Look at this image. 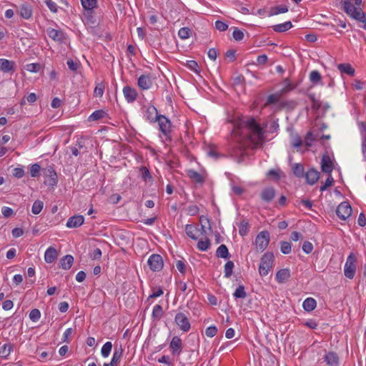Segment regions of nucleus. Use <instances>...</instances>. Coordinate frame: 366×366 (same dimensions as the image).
Wrapping results in <instances>:
<instances>
[{
  "mask_svg": "<svg viewBox=\"0 0 366 366\" xmlns=\"http://www.w3.org/2000/svg\"><path fill=\"white\" fill-rule=\"evenodd\" d=\"M122 354L123 349L121 346L119 347H115L112 361L109 363L110 366H117V362L120 360Z\"/></svg>",
  "mask_w": 366,
  "mask_h": 366,
  "instance_id": "25",
  "label": "nucleus"
},
{
  "mask_svg": "<svg viewBox=\"0 0 366 366\" xmlns=\"http://www.w3.org/2000/svg\"><path fill=\"white\" fill-rule=\"evenodd\" d=\"M287 11L288 7L286 6H277L270 9L269 16L277 15L279 14L285 13Z\"/></svg>",
  "mask_w": 366,
  "mask_h": 366,
  "instance_id": "36",
  "label": "nucleus"
},
{
  "mask_svg": "<svg viewBox=\"0 0 366 366\" xmlns=\"http://www.w3.org/2000/svg\"><path fill=\"white\" fill-rule=\"evenodd\" d=\"M41 167L39 164H34L30 169V174L32 177H36L39 175Z\"/></svg>",
  "mask_w": 366,
  "mask_h": 366,
  "instance_id": "52",
  "label": "nucleus"
},
{
  "mask_svg": "<svg viewBox=\"0 0 366 366\" xmlns=\"http://www.w3.org/2000/svg\"><path fill=\"white\" fill-rule=\"evenodd\" d=\"M356 256L353 253H350L347 258V261L344 267V274L346 277L352 279L356 271Z\"/></svg>",
  "mask_w": 366,
  "mask_h": 366,
  "instance_id": "4",
  "label": "nucleus"
},
{
  "mask_svg": "<svg viewBox=\"0 0 366 366\" xmlns=\"http://www.w3.org/2000/svg\"><path fill=\"white\" fill-rule=\"evenodd\" d=\"M216 256L223 259H228L229 257V253L227 246L221 244L216 251Z\"/></svg>",
  "mask_w": 366,
  "mask_h": 366,
  "instance_id": "30",
  "label": "nucleus"
},
{
  "mask_svg": "<svg viewBox=\"0 0 366 366\" xmlns=\"http://www.w3.org/2000/svg\"><path fill=\"white\" fill-rule=\"evenodd\" d=\"M324 362H325L328 366H338L339 357L336 352H329L325 355Z\"/></svg>",
  "mask_w": 366,
  "mask_h": 366,
  "instance_id": "13",
  "label": "nucleus"
},
{
  "mask_svg": "<svg viewBox=\"0 0 366 366\" xmlns=\"http://www.w3.org/2000/svg\"><path fill=\"white\" fill-rule=\"evenodd\" d=\"M264 131L254 118L241 119L232 132L231 156L241 163L248 156L249 148L262 147L264 142Z\"/></svg>",
  "mask_w": 366,
  "mask_h": 366,
  "instance_id": "1",
  "label": "nucleus"
},
{
  "mask_svg": "<svg viewBox=\"0 0 366 366\" xmlns=\"http://www.w3.org/2000/svg\"><path fill=\"white\" fill-rule=\"evenodd\" d=\"M1 213L4 217L8 218L13 215L14 211L10 207H3L1 209Z\"/></svg>",
  "mask_w": 366,
  "mask_h": 366,
  "instance_id": "63",
  "label": "nucleus"
},
{
  "mask_svg": "<svg viewBox=\"0 0 366 366\" xmlns=\"http://www.w3.org/2000/svg\"><path fill=\"white\" fill-rule=\"evenodd\" d=\"M310 79L312 83H319L320 81V73L317 70L312 71L310 74Z\"/></svg>",
  "mask_w": 366,
  "mask_h": 366,
  "instance_id": "53",
  "label": "nucleus"
},
{
  "mask_svg": "<svg viewBox=\"0 0 366 366\" xmlns=\"http://www.w3.org/2000/svg\"><path fill=\"white\" fill-rule=\"evenodd\" d=\"M281 244V252L285 254H287L291 252V244L288 242L282 241L280 242Z\"/></svg>",
  "mask_w": 366,
  "mask_h": 366,
  "instance_id": "50",
  "label": "nucleus"
},
{
  "mask_svg": "<svg viewBox=\"0 0 366 366\" xmlns=\"http://www.w3.org/2000/svg\"><path fill=\"white\" fill-rule=\"evenodd\" d=\"M337 69L341 74H345L350 76H353L355 73V69L349 63L340 64L337 65Z\"/></svg>",
  "mask_w": 366,
  "mask_h": 366,
  "instance_id": "19",
  "label": "nucleus"
},
{
  "mask_svg": "<svg viewBox=\"0 0 366 366\" xmlns=\"http://www.w3.org/2000/svg\"><path fill=\"white\" fill-rule=\"evenodd\" d=\"M45 177H49L48 181H45V184L50 186H56L57 184V174L52 166H49L44 170Z\"/></svg>",
  "mask_w": 366,
  "mask_h": 366,
  "instance_id": "11",
  "label": "nucleus"
},
{
  "mask_svg": "<svg viewBox=\"0 0 366 366\" xmlns=\"http://www.w3.org/2000/svg\"><path fill=\"white\" fill-rule=\"evenodd\" d=\"M199 211V209L197 205H189L187 208V212L188 214H189L191 216H194V215L197 214Z\"/></svg>",
  "mask_w": 366,
  "mask_h": 366,
  "instance_id": "60",
  "label": "nucleus"
},
{
  "mask_svg": "<svg viewBox=\"0 0 366 366\" xmlns=\"http://www.w3.org/2000/svg\"><path fill=\"white\" fill-rule=\"evenodd\" d=\"M104 91V84L103 82L99 83L94 91V94L95 97H102L103 96Z\"/></svg>",
  "mask_w": 366,
  "mask_h": 366,
  "instance_id": "48",
  "label": "nucleus"
},
{
  "mask_svg": "<svg viewBox=\"0 0 366 366\" xmlns=\"http://www.w3.org/2000/svg\"><path fill=\"white\" fill-rule=\"evenodd\" d=\"M169 347L172 350L173 354H179L182 348V343L181 339L177 336L173 337L169 344Z\"/></svg>",
  "mask_w": 366,
  "mask_h": 366,
  "instance_id": "18",
  "label": "nucleus"
},
{
  "mask_svg": "<svg viewBox=\"0 0 366 366\" xmlns=\"http://www.w3.org/2000/svg\"><path fill=\"white\" fill-rule=\"evenodd\" d=\"M45 4L48 6V8L50 9L51 11L54 13H56L58 11V6L56 4L51 0H46Z\"/></svg>",
  "mask_w": 366,
  "mask_h": 366,
  "instance_id": "61",
  "label": "nucleus"
},
{
  "mask_svg": "<svg viewBox=\"0 0 366 366\" xmlns=\"http://www.w3.org/2000/svg\"><path fill=\"white\" fill-rule=\"evenodd\" d=\"M57 257V251L54 247H49L44 254V259L47 263L53 262Z\"/></svg>",
  "mask_w": 366,
  "mask_h": 366,
  "instance_id": "22",
  "label": "nucleus"
},
{
  "mask_svg": "<svg viewBox=\"0 0 366 366\" xmlns=\"http://www.w3.org/2000/svg\"><path fill=\"white\" fill-rule=\"evenodd\" d=\"M41 317V312L38 309H33L29 313V318L32 322H37Z\"/></svg>",
  "mask_w": 366,
  "mask_h": 366,
  "instance_id": "51",
  "label": "nucleus"
},
{
  "mask_svg": "<svg viewBox=\"0 0 366 366\" xmlns=\"http://www.w3.org/2000/svg\"><path fill=\"white\" fill-rule=\"evenodd\" d=\"M152 85V81L148 75H142L138 79V86L142 89H148Z\"/></svg>",
  "mask_w": 366,
  "mask_h": 366,
  "instance_id": "20",
  "label": "nucleus"
},
{
  "mask_svg": "<svg viewBox=\"0 0 366 366\" xmlns=\"http://www.w3.org/2000/svg\"><path fill=\"white\" fill-rule=\"evenodd\" d=\"M235 298H245L247 293L243 285H239L233 294Z\"/></svg>",
  "mask_w": 366,
  "mask_h": 366,
  "instance_id": "43",
  "label": "nucleus"
},
{
  "mask_svg": "<svg viewBox=\"0 0 366 366\" xmlns=\"http://www.w3.org/2000/svg\"><path fill=\"white\" fill-rule=\"evenodd\" d=\"M234 262L232 261H228L224 265V277L229 278L232 274V270L234 268Z\"/></svg>",
  "mask_w": 366,
  "mask_h": 366,
  "instance_id": "41",
  "label": "nucleus"
},
{
  "mask_svg": "<svg viewBox=\"0 0 366 366\" xmlns=\"http://www.w3.org/2000/svg\"><path fill=\"white\" fill-rule=\"evenodd\" d=\"M292 27L291 21H286L283 24H280L273 26V30L276 32L281 33L286 31Z\"/></svg>",
  "mask_w": 366,
  "mask_h": 366,
  "instance_id": "31",
  "label": "nucleus"
},
{
  "mask_svg": "<svg viewBox=\"0 0 366 366\" xmlns=\"http://www.w3.org/2000/svg\"><path fill=\"white\" fill-rule=\"evenodd\" d=\"M187 66L189 69L194 71L196 73L199 72V66L196 61L190 60L187 61Z\"/></svg>",
  "mask_w": 366,
  "mask_h": 366,
  "instance_id": "57",
  "label": "nucleus"
},
{
  "mask_svg": "<svg viewBox=\"0 0 366 366\" xmlns=\"http://www.w3.org/2000/svg\"><path fill=\"white\" fill-rule=\"evenodd\" d=\"M112 348V344L111 342H107L103 347H102L101 353L102 355L104 357H107L109 356V355L111 352Z\"/></svg>",
  "mask_w": 366,
  "mask_h": 366,
  "instance_id": "44",
  "label": "nucleus"
},
{
  "mask_svg": "<svg viewBox=\"0 0 366 366\" xmlns=\"http://www.w3.org/2000/svg\"><path fill=\"white\" fill-rule=\"evenodd\" d=\"M123 94L128 102H133L136 100L137 93L134 88L129 86H125L123 89Z\"/></svg>",
  "mask_w": 366,
  "mask_h": 366,
  "instance_id": "16",
  "label": "nucleus"
},
{
  "mask_svg": "<svg viewBox=\"0 0 366 366\" xmlns=\"http://www.w3.org/2000/svg\"><path fill=\"white\" fill-rule=\"evenodd\" d=\"M199 231V229L192 225V224H187L185 226V232L187 235L192 239H197V236L196 233Z\"/></svg>",
  "mask_w": 366,
  "mask_h": 366,
  "instance_id": "27",
  "label": "nucleus"
},
{
  "mask_svg": "<svg viewBox=\"0 0 366 366\" xmlns=\"http://www.w3.org/2000/svg\"><path fill=\"white\" fill-rule=\"evenodd\" d=\"M81 5L85 10H93L97 7V0H81Z\"/></svg>",
  "mask_w": 366,
  "mask_h": 366,
  "instance_id": "37",
  "label": "nucleus"
},
{
  "mask_svg": "<svg viewBox=\"0 0 366 366\" xmlns=\"http://www.w3.org/2000/svg\"><path fill=\"white\" fill-rule=\"evenodd\" d=\"M86 11L84 12V15L85 16V18L86 19V20L92 23V24H94L96 22V20L94 19V17L93 16V10H85Z\"/></svg>",
  "mask_w": 366,
  "mask_h": 366,
  "instance_id": "62",
  "label": "nucleus"
},
{
  "mask_svg": "<svg viewBox=\"0 0 366 366\" xmlns=\"http://www.w3.org/2000/svg\"><path fill=\"white\" fill-rule=\"evenodd\" d=\"M317 306V302L312 297L307 298L302 304L304 310L307 312L312 311Z\"/></svg>",
  "mask_w": 366,
  "mask_h": 366,
  "instance_id": "26",
  "label": "nucleus"
},
{
  "mask_svg": "<svg viewBox=\"0 0 366 366\" xmlns=\"http://www.w3.org/2000/svg\"><path fill=\"white\" fill-rule=\"evenodd\" d=\"M163 315V309L160 305H154L152 310V317L155 320H159Z\"/></svg>",
  "mask_w": 366,
  "mask_h": 366,
  "instance_id": "39",
  "label": "nucleus"
},
{
  "mask_svg": "<svg viewBox=\"0 0 366 366\" xmlns=\"http://www.w3.org/2000/svg\"><path fill=\"white\" fill-rule=\"evenodd\" d=\"M304 176L306 178L307 182L310 184H315L320 177L319 173L313 169L307 171Z\"/></svg>",
  "mask_w": 366,
  "mask_h": 366,
  "instance_id": "21",
  "label": "nucleus"
},
{
  "mask_svg": "<svg viewBox=\"0 0 366 366\" xmlns=\"http://www.w3.org/2000/svg\"><path fill=\"white\" fill-rule=\"evenodd\" d=\"M47 34L50 38L55 41H61L63 39V33L54 29H49Z\"/></svg>",
  "mask_w": 366,
  "mask_h": 366,
  "instance_id": "34",
  "label": "nucleus"
},
{
  "mask_svg": "<svg viewBox=\"0 0 366 366\" xmlns=\"http://www.w3.org/2000/svg\"><path fill=\"white\" fill-rule=\"evenodd\" d=\"M217 333V328L215 326H210L205 330V335L209 337H213Z\"/></svg>",
  "mask_w": 366,
  "mask_h": 366,
  "instance_id": "56",
  "label": "nucleus"
},
{
  "mask_svg": "<svg viewBox=\"0 0 366 366\" xmlns=\"http://www.w3.org/2000/svg\"><path fill=\"white\" fill-rule=\"evenodd\" d=\"M249 232L248 223L244 220L240 223L239 226V233L241 236H245Z\"/></svg>",
  "mask_w": 366,
  "mask_h": 366,
  "instance_id": "47",
  "label": "nucleus"
},
{
  "mask_svg": "<svg viewBox=\"0 0 366 366\" xmlns=\"http://www.w3.org/2000/svg\"><path fill=\"white\" fill-rule=\"evenodd\" d=\"M15 63L5 59H0V71L8 73L14 71Z\"/></svg>",
  "mask_w": 366,
  "mask_h": 366,
  "instance_id": "17",
  "label": "nucleus"
},
{
  "mask_svg": "<svg viewBox=\"0 0 366 366\" xmlns=\"http://www.w3.org/2000/svg\"><path fill=\"white\" fill-rule=\"evenodd\" d=\"M343 9L345 12L352 19L362 22V28L366 30V15L360 8L355 7L351 0H345L343 2Z\"/></svg>",
  "mask_w": 366,
  "mask_h": 366,
  "instance_id": "2",
  "label": "nucleus"
},
{
  "mask_svg": "<svg viewBox=\"0 0 366 366\" xmlns=\"http://www.w3.org/2000/svg\"><path fill=\"white\" fill-rule=\"evenodd\" d=\"M210 246V241L207 239L205 241L199 240L197 243V248L200 251H206Z\"/></svg>",
  "mask_w": 366,
  "mask_h": 366,
  "instance_id": "49",
  "label": "nucleus"
},
{
  "mask_svg": "<svg viewBox=\"0 0 366 366\" xmlns=\"http://www.w3.org/2000/svg\"><path fill=\"white\" fill-rule=\"evenodd\" d=\"M84 218L82 215H74L67 220L66 226L69 228H76L83 224Z\"/></svg>",
  "mask_w": 366,
  "mask_h": 366,
  "instance_id": "12",
  "label": "nucleus"
},
{
  "mask_svg": "<svg viewBox=\"0 0 366 366\" xmlns=\"http://www.w3.org/2000/svg\"><path fill=\"white\" fill-rule=\"evenodd\" d=\"M177 325L183 331L188 332L191 327L187 317L182 312H179L174 318Z\"/></svg>",
  "mask_w": 366,
  "mask_h": 366,
  "instance_id": "7",
  "label": "nucleus"
},
{
  "mask_svg": "<svg viewBox=\"0 0 366 366\" xmlns=\"http://www.w3.org/2000/svg\"><path fill=\"white\" fill-rule=\"evenodd\" d=\"M318 134H315L314 132L310 131L307 133L305 137V144L307 147H310L312 144V142L317 139V137Z\"/></svg>",
  "mask_w": 366,
  "mask_h": 366,
  "instance_id": "42",
  "label": "nucleus"
},
{
  "mask_svg": "<svg viewBox=\"0 0 366 366\" xmlns=\"http://www.w3.org/2000/svg\"><path fill=\"white\" fill-rule=\"evenodd\" d=\"M44 207L42 201L36 200L34 202L31 208V212L34 214H38L41 212Z\"/></svg>",
  "mask_w": 366,
  "mask_h": 366,
  "instance_id": "40",
  "label": "nucleus"
},
{
  "mask_svg": "<svg viewBox=\"0 0 366 366\" xmlns=\"http://www.w3.org/2000/svg\"><path fill=\"white\" fill-rule=\"evenodd\" d=\"M352 207L347 202H343L337 207L336 213L338 217L342 220H346L352 214Z\"/></svg>",
  "mask_w": 366,
  "mask_h": 366,
  "instance_id": "6",
  "label": "nucleus"
},
{
  "mask_svg": "<svg viewBox=\"0 0 366 366\" xmlns=\"http://www.w3.org/2000/svg\"><path fill=\"white\" fill-rule=\"evenodd\" d=\"M290 277V272L288 269H280L276 274V279L279 283H283Z\"/></svg>",
  "mask_w": 366,
  "mask_h": 366,
  "instance_id": "23",
  "label": "nucleus"
},
{
  "mask_svg": "<svg viewBox=\"0 0 366 366\" xmlns=\"http://www.w3.org/2000/svg\"><path fill=\"white\" fill-rule=\"evenodd\" d=\"M158 122L159 129L164 136H168L171 132V122L164 115H160L157 120Z\"/></svg>",
  "mask_w": 366,
  "mask_h": 366,
  "instance_id": "9",
  "label": "nucleus"
},
{
  "mask_svg": "<svg viewBox=\"0 0 366 366\" xmlns=\"http://www.w3.org/2000/svg\"><path fill=\"white\" fill-rule=\"evenodd\" d=\"M107 116V113L102 110H96L94 111L89 117V121H97L102 119Z\"/></svg>",
  "mask_w": 366,
  "mask_h": 366,
  "instance_id": "32",
  "label": "nucleus"
},
{
  "mask_svg": "<svg viewBox=\"0 0 366 366\" xmlns=\"http://www.w3.org/2000/svg\"><path fill=\"white\" fill-rule=\"evenodd\" d=\"M19 13L22 18L29 19L32 15V9L28 5L23 4L20 7Z\"/></svg>",
  "mask_w": 366,
  "mask_h": 366,
  "instance_id": "33",
  "label": "nucleus"
},
{
  "mask_svg": "<svg viewBox=\"0 0 366 366\" xmlns=\"http://www.w3.org/2000/svg\"><path fill=\"white\" fill-rule=\"evenodd\" d=\"M274 255L272 252H266L260 259L259 272L261 276H266L272 267Z\"/></svg>",
  "mask_w": 366,
  "mask_h": 366,
  "instance_id": "3",
  "label": "nucleus"
},
{
  "mask_svg": "<svg viewBox=\"0 0 366 366\" xmlns=\"http://www.w3.org/2000/svg\"><path fill=\"white\" fill-rule=\"evenodd\" d=\"M191 30L188 27H182L178 31V35L180 39H186L190 36Z\"/></svg>",
  "mask_w": 366,
  "mask_h": 366,
  "instance_id": "46",
  "label": "nucleus"
},
{
  "mask_svg": "<svg viewBox=\"0 0 366 366\" xmlns=\"http://www.w3.org/2000/svg\"><path fill=\"white\" fill-rule=\"evenodd\" d=\"M292 172L297 177H303L304 174V167L301 164H295L292 167Z\"/></svg>",
  "mask_w": 366,
  "mask_h": 366,
  "instance_id": "38",
  "label": "nucleus"
},
{
  "mask_svg": "<svg viewBox=\"0 0 366 366\" xmlns=\"http://www.w3.org/2000/svg\"><path fill=\"white\" fill-rule=\"evenodd\" d=\"M244 33L242 31L239 30L238 28L235 27L234 29V31H233V34H232V36L233 38L236 40V41H241L244 38Z\"/></svg>",
  "mask_w": 366,
  "mask_h": 366,
  "instance_id": "54",
  "label": "nucleus"
},
{
  "mask_svg": "<svg viewBox=\"0 0 366 366\" xmlns=\"http://www.w3.org/2000/svg\"><path fill=\"white\" fill-rule=\"evenodd\" d=\"M41 65L38 63L28 64L25 66V69L30 72H38L40 71Z\"/></svg>",
  "mask_w": 366,
  "mask_h": 366,
  "instance_id": "45",
  "label": "nucleus"
},
{
  "mask_svg": "<svg viewBox=\"0 0 366 366\" xmlns=\"http://www.w3.org/2000/svg\"><path fill=\"white\" fill-rule=\"evenodd\" d=\"M145 115H146L147 119L149 121H150L151 122H156L157 120L160 117V115L158 114L157 108L153 105H150V106L147 107V108L146 109Z\"/></svg>",
  "mask_w": 366,
  "mask_h": 366,
  "instance_id": "15",
  "label": "nucleus"
},
{
  "mask_svg": "<svg viewBox=\"0 0 366 366\" xmlns=\"http://www.w3.org/2000/svg\"><path fill=\"white\" fill-rule=\"evenodd\" d=\"M13 345L10 343L4 345L0 349V357L6 358L11 353Z\"/></svg>",
  "mask_w": 366,
  "mask_h": 366,
  "instance_id": "35",
  "label": "nucleus"
},
{
  "mask_svg": "<svg viewBox=\"0 0 366 366\" xmlns=\"http://www.w3.org/2000/svg\"><path fill=\"white\" fill-rule=\"evenodd\" d=\"M334 167V159L326 154L322 155V172L331 173Z\"/></svg>",
  "mask_w": 366,
  "mask_h": 366,
  "instance_id": "10",
  "label": "nucleus"
},
{
  "mask_svg": "<svg viewBox=\"0 0 366 366\" xmlns=\"http://www.w3.org/2000/svg\"><path fill=\"white\" fill-rule=\"evenodd\" d=\"M148 264L152 271H159L163 267V259L159 254H154L148 259Z\"/></svg>",
  "mask_w": 366,
  "mask_h": 366,
  "instance_id": "8",
  "label": "nucleus"
},
{
  "mask_svg": "<svg viewBox=\"0 0 366 366\" xmlns=\"http://www.w3.org/2000/svg\"><path fill=\"white\" fill-rule=\"evenodd\" d=\"M313 246L312 244L308 241H306L303 243L302 245V250L307 253L309 254L312 251Z\"/></svg>",
  "mask_w": 366,
  "mask_h": 366,
  "instance_id": "64",
  "label": "nucleus"
},
{
  "mask_svg": "<svg viewBox=\"0 0 366 366\" xmlns=\"http://www.w3.org/2000/svg\"><path fill=\"white\" fill-rule=\"evenodd\" d=\"M275 196V190L273 187H266L263 189L260 193L261 199L266 202H270Z\"/></svg>",
  "mask_w": 366,
  "mask_h": 366,
  "instance_id": "14",
  "label": "nucleus"
},
{
  "mask_svg": "<svg viewBox=\"0 0 366 366\" xmlns=\"http://www.w3.org/2000/svg\"><path fill=\"white\" fill-rule=\"evenodd\" d=\"M140 171H141L142 178L144 181H147V179H151L152 178V177L150 175V172H149V169L147 167H142L140 168Z\"/></svg>",
  "mask_w": 366,
  "mask_h": 366,
  "instance_id": "59",
  "label": "nucleus"
},
{
  "mask_svg": "<svg viewBox=\"0 0 366 366\" xmlns=\"http://www.w3.org/2000/svg\"><path fill=\"white\" fill-rule=\"evenodd\" d=\"M328 174L327 178L323 185H322V192L327 189L328 187L332 185L334 179L331 175V173H327Z\"/></svg>",
  "mask_w": 366,
  "mask_h": 366,
  "instance_id": "55",
  "label": "nucleus"
},
{
  "mask_svg": "<svg viewBox=\"0 0 366 366\" xmlns=\"http://www.w3.org/2000/svg\"><path fill=\"white\" fill-rule=\"evenodd\" d=\"M215 28L220 31H224L228 29V25L226 23L218 20L215 21Z\"/></svg>",
  "mask_w": 366,
  "mask_h": 366,
  "instance_id": "58",
  "label": "nucleus"
},
{
  "mask_svg": "<svg viewBox=\"0 0 366 366\" xmlns=\"http://www.w3.org/2000/svg\"><path fill=\"white\" fill-rule=\"evenodd\" d=\"M307 96L312 103V108L315 110L318 109L320 107V102L315 94L312 92V88L308 90Z\"/></svg>",
  "mask_w": 366,
  "mask_h": 366,
  "instance_id": "29",
  "label": "nucleus"
},
{
  "mask_svg": "<svg viewBox=\"0 0 366 366\" xmlns=\"http://www.w3.org/2000/svg\"><path fill=\"white\" fill-rule=\"evenodd\" d=\"M73 262L74 257L70 254H67L60 259V266L64 269H69L71 267Z\"/></svg>",
  "mask_w": 366,
  "mask_h": 366,
  "instance_id": "24",
  "label": "nucleus"
},
{
  "mask_svg": "<svg viewBox=\"0 0 366 366\" xmlns=\"http://www.w3.org/2000/svg\"><path fill=\"white\" fill-rule=\"evenodd\" d=\"M188 177L194 182L202 184L204 182V179L202 176L197 172L190 169L187 172Z\"/></svg>",
  "mask_w": 366,
  "mask_h": 366,
  "instance_id": "28",
  "label": "nucleus"
},
{
  "mask_svg": "<svg viewBox=\"0 0 366 366\" xmlns=\"http://www.w3.org/2000/svg\"><path fill=\"white\" fill-rule=\"evenodd\" d=\"M269 233L264 230L259 232L255 239V244L261 252H263L267 247L269 242Z\"/></svg>",
  "mask_w": 366,
  "mask_h": 366,
  "instance_id": "5",
  "label": "nucleus"
}]
</instances>
